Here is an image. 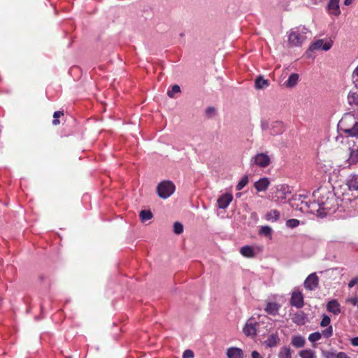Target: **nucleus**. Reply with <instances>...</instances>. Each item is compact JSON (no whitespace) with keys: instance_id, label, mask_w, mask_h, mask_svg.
<instances>
[{"instance_id":"obj_1","label":"nucleus","mask_w":358,"mask_h":358,"mask_svg":"<svg viewBox=\"0 0 358 358\" xmlns=\"http://www.w3.org/2000/svg\"><path fill=\"white\" fill-rule=\"evenodd\" d=\"M313 197L314 201L312 202L301 201V210L323 217L334 209L335 196L326 189H317L313 193Z\"/></svg>"},{"instance_id":"obj_2","label":"nucleus","mask_w":358,"mask_h":358,"mask_svg":"<svg viewBox=\"0 0 358 358\" xmlns=\"http://www.w3.org/2000/svg\"><path fill=\"white\" fill-rule=\"evenodd\" d=\"M308 29L304 27H295L290 30L288 41L293 46L301 45L306 39Z\"/></svg>"},{"instance_id":"obj_3","label":"nucleus","mask_w":358,"mask_h":358,"mask_svg":"<svg viewBox=\"0 0 358 358\" xmlns=\"http://www.w3.org/2000/svg\"><path fill=\"white\" fill-rule=\"evenodd\" d=\"M175 191V185L171 181H164L159 183L157 188V192L159 197L166 199L169 197Z\"/></svg>"},{"instance_id":"obj_4","label":"nucleus","mask_w":358,"mask_h":358,"mask_svg":"<svg viewBox=\"0 0 358 358\" xmlns=\"http://www.w3.org/2000/svg\"><path fill=\"white\" fill-rule=\"evenodd\" d=\"M290 193L291 192L288 185H281L277 187L273 199L276 202H284L287 199V195Z\"/></svg>"},{"instance_id":"obj_5","label":"nucleus","mask_w":358,"mask_h":358,"mask_svg":"<svg viewBox=\"0 0 358 358\" xmlns=\"http://www.w3.org/2000/svg\"><path fill=\"white\" fill-rule=\"evenodd\" d=\"M253 164L257 166L265 168L271 163L269 156L264 153H258L252 158Z\"/></svg>"},{"instance_id":"obj_6","label":"nucleus","mask_w":358,"mask_h":358,"mask_svg":"<svg viewBox=\"0 0 358 358\" xmlns=\"http://www.w3.org/2000/svg\"><path fill=\"white\" fill-rule=\"evenodd\" d=\"M319 285V278L315 273L310 274L304 281V287L310 291L315 289Z\"/></svg>"},{"instance_id":"obj_7","label":"nucleus","mask_w":358,"mask_h":358,"mask_svg":"<svg viewBox=\"0 0 358 358\" xmlns=\"http://www.w3.org/2000/svg\"><path fill=\"white\" fill-rule=\"evenodd\" d=\"M290 304L297 308L304 306L303 295L301 292H294L290 299Z\"/></svg>"},{"instance_id":"obj_8","label":"nucleus","mask_w":358,"mask_h":358,"mask_svg":"<svg viewBox=\"0 0 358 358\" xmlns=\"http://www.w3.org/2000/svg\"><path fill=\"white\" fill-rule=\"evenodd\" d=\"M332 46V43L331 42H327L324 43L322 39H318L316 41L312 43L308 48L309 51H314L316 50H323L324 51L329 50Z\"/></svg>"},{"instance_id":"obj_9","label":"nucleus","mask_w":358,"mask_h":358,"mask_svg":"<svg viewBox=\"0 0 358 358\" xmlns=\"http://www.w3.org/2000/svg\"><path fill=\"white\" fill-rule=\"evenodd\" d=\"M233 199V195L231 193H225L222 194L217 199V205L218 207L221 209H225L228 207L229 203L231 202Z\"/></svg>"},{"instance_id":"obj_10","label":"nucleus","mask_w":358,"mask_h":358,"mask_svg":"<svg viewBox=\"0 0 358 358\" xmlns=\"http://www.w3.org/2000/svg\"><path fill=\"white\" fill-rule=\"evenodd\" d=\"M327 8L329 14L336 16L339 15L341 14L339 0H329Z\"/></svg>"},{"instance_id":"obj_11","label":"nucleus","mask_w":358,"mask_h":358,"mask_svg":"<svg viewBox=\"0 0 358 358\" xmlns=\"http://www.w3.org/2000/svg\"><path fill=\"white\" fill-rule=\"evenodd\" d=\"M280 305L275 302H268L264 309L265 312L271 315L275 316L278 314Z\"/></svg>"},{"instance_id":"obj_12","label":"nucleus","mask_w":358,"mask_h":358,"mask_svg":"<svg viewBox=\"0 0 358 358\" xmlns=\"http://www.w3.org/2000/svg\"><path fill=\"white\" fill-rule=\"evenodd\" d=\"M270 185L267 178H263L255 182V187L258 192L266 191Z\"/></svg>"},{"instance_id":"obj_13","label":"nucleus","mask_w":358,"mask_h":358,"mask_svg":"<svg viewBox=\"0 0 358 358\" xmlns=\"http://www.w3.org/2000/svg\"><path fill=\"white\" fill-rule=\"evenodd\" d=\"M327 309L329 312L334 315H338L341 313V306L336 300H331L328 302Z\"/></svg>"},{"instance_id":"obj_14","label":"nucleus","mask_w":358,"mask_h":358,"mask_svg":"<svg viewBox=\"0 0 358 358\" xmlns=\"http://www.w3.org/2000/svg\"><path fill=\"white\" fill-rule=\"evenodd\" d=\"M257 325V323H246L245 327H243V332L244 334L249 336H255L257 335V328L256 326Z\"/></svg>"},{"instance_id":"obj_15","label":"nucleus","mask_w":358,"mask_h":358,"mask_svg":"<svg viewBox=\"0 0 358 358\" xmlns=\"http://www.w3.org/2000/svg\"><path fill=\"white\" fill-rule=\"evenodd\" d=\"M227 355L228 358H243V352L240 348H230L227 350Z\"/></svg>"},{"instance_id":"obj_16","label":"nucleus","mask_w":358,"mask_h":358,"mask_svg":"<svg viewBox=\"0 0 358 358\" xmlns=\"http://www.w3.org/2000/svg\"><path fill=\"white\" fill-rule=\"evenodd\" d=\"M323 357L325 358H346L347 354L343 352L336 353L334 351L325 350L322 352Z\"/></svg>"},{"instance_id":"obj_17","label":"nucleus","mask_w":358,"mask_h":358,"mask_svg":"<svg viewBox=\"0 0 358 358\" xmlns=\"http://www.w3.org/2000/svg\"><path fill=\"white\" fill-rule=\"evenodd\" d=\"M306 314L303 311H300L294 313L292 320L297 325H303L306 322Z\"/></svg>"},{"instance_id":"obj_18","label":"nucleus","mask_w":358,"mask_h":358,"mask_svg":"<svg viewBox=\"0 0 358 358\" xmlns=\"http://www.w3.org/2000/svg\"><path fill=\"white\" fill-rule=\"evenodd\" d=\"M280 341V338L277 333L269 335L265 341V344L267 347L273 348L276 346Z\"/></svg>"},{"instance_id":"obj_19","label":"nucleus","mask_w":358,"mask_h":358,"mask_svg":"<svg viewBox=\"0 0 358 358\" xmlns=\"http://www.w3.org/2000/svg\"><path fill=\"white\" fill-rule=\"evenodd\" d=\"M269 85V80L264 79L262 76H259L255 79V88L257 90L264 89Z\"/></svg>"},{"instance_id":"obj_20","label":"nucleus","mask_w":358,"mask_h":358,"mask_svg":"<svg viewBox=\"0 0 358 358\" xmlns=\"http://www.w3.org/2000/svg\"><path fill=\"white\" fill-rule=\"evenodd\" d=\"M240 252L243 256L247 258H252L255 255L254 249L249 245H245L242 247L240 250Z\"/></svg>"},{"instance_id":"obj_21","label":"nucleus","mask_w":358,"mask_h":358,"mask_svg":"<svg viewBox=\"0 0 358 358\" xmlns=\"http://www.w3.org/2000/svg\"><path fill=\"white\" fill-rule=\"evenodd\" d=\"M283 131V125L281 122H275L272 124V128L271 129V135L275 136L282 133Z\"/></svg>"},{"instance_id":"obj_22","label":"nucleus","mask_w":358,"mask_h":358,"mask_svg":"<svg viewBox=\"0 0 358 358\" xmlns=\"http://www.w3.org/2000/svg\"><path fill=\"white\" fill-rule=\"evenodd\" d=\"M343 131L350 136L358 137V122H355L351 127L343 128Z\"/></svg>"},{"instance_id":"obj_23","label":"nucleus","mask_w":358,"mask_h":358,"mask_svg":"<svg viewBox=\"0 0 358 358\" xmlns=\"http://www.w3.org/2000/svg\"><path fill=\"white\" fill-rule=\"evenodd\" d=\"M347 185L350 190H358V175H353L348 180Z\"/></svg>"},{"instance_id":"obj_24","label":"nucleus","mask_w":358,"mask_h":358,"mask_svg":"<svg viewBox=\"0 0 358 358\" xmlns=\"http://www.w3.org/2000/svg\"><path fill=\"white\" fill-rule=\"evenodd\" d=\"M280 212L277 210H271L266 213L265 218L266 220L276 222L279 220Z\"/></svg>"},{"instance_id":"obj_25","label":"nucleus","mask_w":358,"mask_h":358,"mask_svg":"<svg viewBox=\"0 0 358 358\" xmlns=\"http://www.w3.org/2000/svg\"><path fill=\"white\" fill-rule=\"evenodd\" d=\"M299 82V75L297 73H292L285 82V85L287 87H294Z\"/></svg>"},{"instance_id":"obj_26","label":"nucleus","mask_w":358,"mask_h":358,"mask_svg":"<svg viewBox=\"0 0 358 358\" xmlns=\"http://www.w3.org/2000/svg\"><path fill=\"white\" fill-rule=\"evenodd\" d=\"M348 162L350 164H355L358 162V149L350 148V156Z\"/></svg>"},{"instance_id":"obj_27","label":"nucleus","mask_w":358,"mask_h":358,"mask_svg":"<svg viewBox=\"0 0 358 358\" xmlns=\"http://www.w3.org/2000/svg\"><path fill=\"white\" fill-rule=\"evenodd\" d=\"M291 343L296 348H302L304 346L305 339L302 336H295L292 337Z\"/></svg>"},{"instance_id":"obj_28","label":"nucleus","mask_w":358,"mask_h":358,"mask_svg":"<svg viewBox=\"0 0 358 358\" xmlns=\"http://www.w3.org/2000/svg\"><path fill=\"white\" fill-rule=\"evenodd\" d=\"M278 358H292L291 349L289 347H282L278 352Z\"/></svg>"},{"instance_id":"obj_29","label":"nucleus","mask_w":358,"mask_h":358,"mask_svg":"<svg viewBox=\"0 0 358 358\" xmlns=\"http://www.w3.org/2000/svg\"><path fill=\"white\" fill-rule=\"evenodd\" d=\"M348 101L350 105L358 106V94L350 91L348 96Z\"/></svg>"},{"instance_id":"obj_30","label":"nucleus","mask_w":358,"mask_h":358,"mask_svg":"<svg viewBox=\"0 0 358 358\" xmlns=\"http://www.w3.org/2000/svg\"><path fill=\"white\" fill-rule=\"evenodd\" d=\"M139 216L142 222H145L150 220L153 215L150 210H143L140 212Z\"/></svg>"},{"instance_id":"obj_31","label":"nucleus","mask_w":358,"mask_h":358,"mask_svg":"<svg viewBox=\"0 0 358 358\" xmlns=\"http://www.w3.org/2000/svg\"><path fill=\"white\" fill-rule=\"evenodd\" d=\"M301 358H315V353L312 350H303L299 352Z\"/></svg>"},{"instance_id":"obj_32","label":"nucleus","mask_w":358,"mask_h":358,"mask_svg":"<svg viewBox=\"0 0 358 358\" xmlns=\"http://www.w3.org/2000/svg\"><path fill=\"white\" fill-rule=\"evenodd\" d=\"M179 92H180V86L178 85H174L172 86L171 90H169L167 92V95L170 98H173L174 97V94L175 93H179Z\"/></svg>"},{"instance_id":"obj_33","label":"nucleus","mask_w":358,"mask_h":358,"mask_svg":"<svg viewBox=\"0 0 358 358\" xmlns=\"http://www.w3.org/2000/svg\"><path fill=\"white\" fill-rule=\"evenodd\" d=\"M271 231H272V229L270 227L268 226H264L261 228L260 231H259V234H262V235H264L265 236H268V237H271Z\"/></svg>"},{"instance_id":"obj_34","label":"nucleus","mask_w":358,"mask_h":358,"mask_svg":"<svg viewBox=\"0 0 358 358\" xmlns=\"http://www.w3.org/2000/svg\"><path fill=\"white\" fill-rule=\"evenodd\" d=\"M248 183V176L243 177L236 185L237 190H241Z\"/></svg>"},{"instance_id":"obj_35","label":"nucleus","mask_w":358,"mask_h":358,"mask_svg":"<svg viewBox=\"0 0 358 358\" xmlns=\"http://www.w3.org/2000/svg\"><path fill=\"white\" fill-rule=\"evenodd\" d=\"M322 338V334L320 332H314L309 335L308 340L313 343L320 340Z\"/></svg>"},{"instance_id":"obj_36","label":"nucleus","mask_w":358,"mask_h":358,"mask_svg":"<svg viewBox=\"0 0 358 358\" xmlns=\"http://www.w3.org/2000/svg\"><path fill=\"white\" fill-rule=\"evenodd\" d=\"M64 115V113L62 111H55L53 114L54 120L52 121L53 125H58L59 124V118Z\"/></svg>"},{"instance_id":"obj_37","label":"nucleus","mask_w":358,"mask_h":358,"mask_svg":"<svg viewBox=\"0 0 358 358\" xmlns=\"http://www.w3.org/2000/svg\"><path fill=\"white\" fill-rule=\"evenodd\" d=\"M173 231L176 234H182L183 231V225L179 222H176L173 224Z\"/></svg>"},{"instance_id":"obj_38","label":"nucleus","mask_w":358,"mask_h":358,"mask_svg":"<svg viewBox=\"0 0 358 358\" xmlns=\"http://www.w3.org/2000/svg\"><path fill=\"white\" fill-rule=\"evenodd\" d=\"M322 336L328 338L332 336L333 335V328L331 326H329L326 329L322 331Z\"/></svg>"},{"instance_id":"obj_39","label":"nucleus","mask_w":358,"mask_h":358,"mask_svg":"<svg viewBox=\"0 0 358 358\" xmlns=\"http://www.w3.org/2000/svg\"><path fill=\"white\" fill-rule=\"evenodd\" d=\"M286 225L290 228H294L299 225V220L297 219H289L287 221Z\"/></svg>"},{"instance_id":"obj_40","label":"nucleus","mask_w":358,"mask_h":358,"mask_svg":"<svg viewBox=\"0 0 358 358\" xmlns=\"http://www.w3.org/2000/svg\"><path fill=\"white\" fill-rule=\"evenodd\" d=\"M331 322L330 317L327 315H323L322 321L320 322L321 327H329Z\"/></svg>"},{"instance_id":"obj_41","label":"nucleus","mask_w":358,"mask_h":358,"mask_svg":"<svg viewBox=\"0 0 358 358\" xmlns=\"http://www.w3.org/2000/svg\"><path fill=\"white\" fill-rule=\"evenodd\" d=\"M194 352L191 350H186L182 354V358H193Z\"/></svg>"},{"instance_id":"obj_42","label":"nucleus","mask_w":358,"mask_h":358,"mask_svg":"<svg viewBox=\"0 0 358 358\" xmlns=\"http://www.w3.org/2000/svg\"><path fill=\"white\" fill-rule=\"evenodd\" d=\"M357 283H358V278H355L350 281V282L348 283V287H349V288H352Z\"/></svg>"},{"instance_id":"obj_43","label":"nucleus","mask_w":358,"mask_h":358,"mask_svg":"<svg viewBox=\"0 0 358 358\" xmlns=\"http://www.w3.org/2000/svg\"><path fill=\"white\" fill-rule=\"evenodd\" d=\"M215 108L213 107H208L206 110V113L208 115H210L212 114H214L215 113Z\"/></svg>"},{"instance_id":"obj_44","label":"nucleus","mask_w":358,"mask_h":358,"mask_svg":"<svg viewBox=\"0 0 358 358\" xmlns=\"http://www.w3.org/2000/svg\"><path fill=\"white\" fill-rule=\"evenodd\" d=\"M261 127L262 130H266L269 127L268 122L266 121H262L261 123Z\"/></svg>"},{"instance_id":"obj_45","label":"nucleus","mask_w":358,"mask_h":358,"mask_svg":"<svg viewBox=\"0 0 358 358\" xmlns=\"http://www.w3.org/2000/svg\"><path fill=\"white\" fill-rule=\"evenodd\" d=\"M350 343H351L353 346H358V336H357V337L352 338L350 340Z\"/></svg>"},{"instance_id":"obj_46","label":"nucleus","mask_w":358,"mask_h":358,"mask_svg":"<svg viewBox=\"0 0 358 358\" xmlns=\"http://www.w3.org/2000/svg\"><path fill=\"white\" fill-rule=\"evenodd\" d=\"M252 358H261V356L257 351L255 350L252 352Z\"/></svg>"},{"instance_id":"obj_47","label":"nucleus","mask_w":358,"mask_h":358,"mask_svg":"<svg viewBox=\"0 0 358 358\" xmlns=\"http://www.w3.org/2000/svg\"><path fill=\"white\" fill-rule=\"evenodd\" d=\"M354 0H345L344 1V4L346 5V6H349L350 5L352 2H353Z\"/></svg>"},{"instance_id":"obj_48","label":"nucleus","mask_w":358,"mask_h":358,"mask_svg":"<svg viewBox=\"0 0 358 358\" xmlns=\"http://www.w3.org/2000/svg\"><path fill=\"white\" fill-rule=\"evenodd\" d=\"M347 121V117H344L341 120V125H344Z\"/></svg>"},{"instance_id":"obj_49","label":"nucleus","mask_w":358,"mask_h":358,"mask_svg":"<svg viewBox=\"0 0 358 358\" xmlns=\"http://www.w3.org/2000/svg\"><path fill=\"white\" fill-rule=\"evenodd\" d=\"M251 217H254L255 219H257V214L255 212H254L251 214Z\"/></svg>"},{"instance_id":"obj_50","label":"nucleus","mask_w":358,"mask_h":358,"mask_svg":"<svg viewBox=\"0 0 358 358\" xmlns=\"http://www.w3.org/2000/svg\"><path fill=\"white\" fill-rule=\"evenodd\" d=\"M354 73L358 76V66L355 69Z\"/></svg>"},{"instance_id":"obj_51","label":"nucleus","mask_w":358,"mask_h":358,"mask_svg":"<svg viewBox=\"0 0 358 358\" xmlns=\"http://www.w3.org/2000/svg\"><path fill=\"white\" fill-rule=\"evenodd\" d=\"M352 303L354 305H355L356 304V299H352Z\"/></svg>"},{"instance_id":"obj_52","label":"nucleus","mask_w":358,"mask_h":358,"mask_svg":"<svg viewBox=\"0 0 358 358\" xmlns=\"http://www.w3.org/2000/svg\"><path fill=\"white\" fill-rule=\"evenodd\" d=\"M315 3L322 1V0H315Z\"/></svg>"},{"instance_id":"obj_53","label":"nucleus","mask_w":358,"mask_h":358,"mask_svg":"<svg viewBox=\"0 0 358 358\" xmlns=\"http://www.w3.org/2000/svg\"><path fill=\"white\" fill-rule=\"evenodd\" d=\"M357 308H358V298H357Z\"/></svg>"},{"instance_id":"obj_54","label":"nucleus","mask_w":358,"mask_h":358,"mask_svg":"<svg viewBox=\"0 0 358 358\" xmlns=\"http://www.w3.org/2000/svg\"><path fill=\"white\" fill-rule=\"evenodd\" d=\"M346 358H350L348 355H347V357Z\"/></svg>"}]
</instances>
